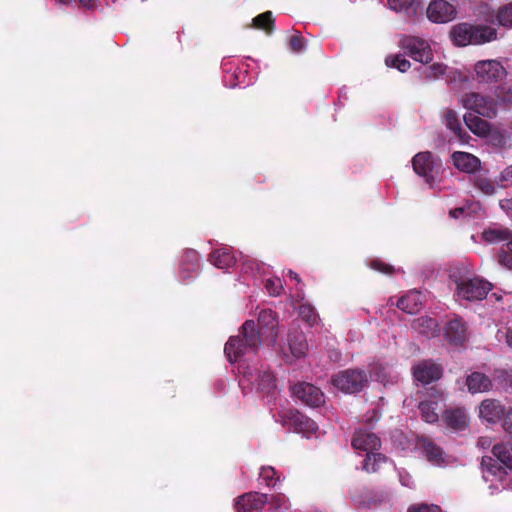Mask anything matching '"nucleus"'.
<instances>
[{
  "label": "nucleus",
  "instance_id": "f257e3e1",
  "mask_svg": "<svg viewBox=\"0 0 512 512\" xmlns=\"http://www.w3.org/2000/svg\"><path fill=\"white\" fill-rule=\"evenodd\" d=\"M262 344L255 321L246 320L239 328L238 334L228 339L224 353L230 363H235L247 355L257 354Z\"/></svg>",
  "mask_w": 512,
  "mask_h": 512
},
{
  "label": "nucleus",
  "instance_id": "f03ea898",
  "mask_svg": "<svg viewBox=\"0 0 512 512\" xmlns=\"http://www.w3.org/2000/svg\"><path fill=\"white\" fill-rule=\"evenodd\" d=\"M492 453L494 457H483L482 458V473L483 479L486 482H491L490 487H494L496 490L500 489V486L494 484V482L502 483L506 479L507 468L512 470V453L506 444L498 443L493 446Z\"/></svg>",
  "mask_w": 512,
  "mask_h": 512
},
{
  "label": "nucleus",
  "instance_id": "7ed1b4c3",
  "mask_svg": "<svg viewBox=\"0 0 512 512\" xmlns=\"http://www.w3.org/2000/svg\"><path fill=\"white\" fill-rule=\"evenodd\" d=\"M450 37L457 46L480 45L495 40L497 31L486 25L460 23L452 27Z\"/></svg>",
  "mask_w": 512,
  "mask_h": 512
},
{
  "label": "nucleus",
  "instance_id": "20e7f679",
  "mask_svg": "<svg viewBox=\"0 0 512 512\" xmlns=\"http://www.w3.org/2000/svg\"><path fill=\"white\" fill-rule=\"evenodd\" d=\"M352 446L355 450L367 454L363 464V469L367 472L377 471L380 463L385 461L383 455L375 453L380 447V440L371 432L362 429L357 430L352 439Z\"/></svg>",
  "mask_w": 512,
  "mask_h": 512
},
{
  "label": "nucleus",
  "instance_id": "39448f33",
  "mask_svg": "<svg viewBox=\"0 0 512 512\" xmlns=\"http://www.w3.org/2000/svg\"><path fill=\"white\" fill-rule=\"evenodd\" d=\"M473 78L479 84L492 85L500 83L507 77V70L498 59L480 60L474 64Z\"/></svg>",
  "mask_w": 512,
  "mask_h": 512
},
{
  "label": "nucleus",
  "instance_id": "423d86ee",
  "mask_svg": "<svg viewBox=\"0 0 512 512\" xmlns=\"http://www.w3.org/2000/svg\"><path fill=\"white\" fill-rule=\"evenodd\" d=\"M456 284V295L459 298L474 301L483 299L491 289L490 283L479 277L451 275Z\"/></svg>",
  "mask_w": 512,
  "mask_h": 512
},
{
  "label": "nucleus",
  "instance_id": "0eeeda50",
  "mask_svg": "<svg viewBox=\"0 0 512 512\" xmlns=\"http://www.w3.org/2000/svg\"><path fill=\"white\" fill-rule=\"evenodd\" d=\"M308 343L302 331L296 327L289 329L286 342L279 347V353L286 363L292 364L306 355Z\"/></svg>",
  "mask_w": 512,
  "mask_h": 512
},
{
  "label": "nucleus",
  "instance_id": "6e6552de",
  "mask_svg": "<svg viewBox=\"0 0 512 512\" xmlns=\"http://www.w3.org/2000/svg\"><path fill=\"white\" fill-rule=\"evenodd\" d=\"M461 103L464 108L487 118L495 117L499 106L495 96L492 98L476 92L464 94L461 98Z\"/></svg>",
  "mask_w": 512,
  "mask_h": 512
},
{
  "label": "nucleus",
  "instance_id": "1a4fd4ad",
  "mask_svg": "<svg viewBox=\"0 0 512 512\" xmlns=\"http://www.w3.org/2000/svg\"><path fill=\"white\" fill-rule=\"evenodd\" d=\"M331 382L344 393H356L367 384L368 377L362 370L348 369L334 375Z\"/></svg>",
  "mask_w": 512,
  "mask_h": 512
},
{
  "label": "nucleus",
  "instance_id": "9d476101",
  "mask_svg": "<svg viewBox=\"0 0 512 512\" xmlns=\"http://www.w3.org/2000/svg\"><path fill=\"white\" fill-rule=\"evenodd\" d=\"M257 330L260 332L262 343L274 346L279 335L278 315L271 309L262 310L258 315L256 324Z\"/></svg>",
  "mask_w": 512,
  "mask_h": 512
},
{
  "label": "nucleus",
  "instance_id": "9b49d317",
  "mask_svg": "<svg viewBox=\"0 0 512 512\" xmlns=\"http://www.w3.org/2000/svg\"><path fill=\"white\" fill-rule=\"evenodd\" d=\"M401 47L417 62L428 64L433 60V53L428 41L418 37H406L400 42Z\"/></svg>",
  "mask_w": 512,
  "mask_h": 512
},
{
  "label": "nucleus",
  "instance_id": "f8f14e48",
  "mask_svg": "<svg viewBox=\"0 0 512 512\" xmlns=\"http://www.w3.org/2000/svg\"><path fill=\"white\" fill-rule=\"evenodd\" d=\"M412 165L415 173L427 182L433 179L440 169V161L430 152L416 154L412 160Z\"/></svg>",
  "mask_w": 512,
  "mask_h": 512
},
{
  "label": "nucleus",
  "instance_id": "ddd939ff",
  "mask_svg": "<svg viewBox=\"0 0 512 512\" xmlns=\"http://www.w3.org/2000/svg\"><path fill=\"white\" fill-rule=\"evenodd\" d=\"M444 400L442 391L436 388H431L427 392V398L422 400L419 404V410L424 421L428 423H435L439 419V403Z\"/></svg>",
  "mask_w": 512,
  "mask_h": 512
},
{
  "label": "nucleus",
  "instance_id": "4468645a",
  "mask_svg": "<svg viewBox=\"0 0 512 512\" xmlns=\"http://www.w3.org/2000/svg\"><path fill=\"white\" fill-rule=\"evenodd\" d=\"M506 413L504 405L497 399L487 398L480 402L477 407V415L483 422L489 424L497 423Z\"/></svg>",
  "mask_w": 512,
  "mask_h": 512
},
{
  "label": "nucleus",
  "instance_id": "2eb2a0df",
  "mask_svg": "<svg viewBox=\"0 0 512 512\" xmlns=\"http://www.w3.org/2000/svg\"><path fill=\"white\" fill-rule=\"evenodd\" d=\"M416 449L419 450L432 465L442 466L449 463V457L438 445L428 438H418Z\"/></svg>",
  "mask_w": 512,
  "mask_h": 512
},
{
  "label": "nucleus",
  "instance_id": "dca6fc26",
  "mask_svg": "<svg viewBox=\"0 0 512 512\" xmlns=\"http://www.w3.org/2000/svg\"><path fill=\"white\" fill-rule=\"evenodd\" d=\"M426 12L428 19L434 23H447L456 17V8L445 0L432 1Z\"/></svg>",
  "mask_w": 512,
  "mask_h": 512
},
{
  "label": "nucleus",
  "instance_id": "f3484780",
  "mask_svg": "<svg viewBox=\"0 0 512 512\" xmlns=\"http://www.w3.org/2000/svg\"><path fill=\"white\" fill-rule=\"evenodd\" d=\"M413 376L416 381L423 384H429L441 378L443 368L430 360H423L417 363L413 369Z\"/></svg>",
  "mask_w": 512,
  "mask_h": 512
},
{
  "label": "nucleus",
  "instance_id": "a211bd4d",
  "mask_svg": "<svg viewBox=\"0 0 512 512\" xmlns=\"http://www.w3.org/2000/svg\"><path fill=\"white\" fill-rule=\"evenodd\" d=\"M268 503V495L249 492L239 496L235 502L237 512H257Z\"/></svg>",
  "mask_w": 512,
  "mask_h": 512
},
{
  "label": "nucleus",
  "instance_id": "6ab92c4d",
  "mask_svg": "<svg viewBox=\"0 0 512 512\" xmlns=\"http://www.w3.org/2000/svg\"><path fill=\"white\" fill-rule=\"evenodd\" d=\"M292 393L302 403L309 407H318L320 405V389L310 383L300 382L292 387Z\"/></svg>",
  "mask_w": 512,
  "mask_h": 512
},
{
  "label": "nucleus",
  "instance_id": "aec40b11",
  "mask_svg": "<svg viewBox=\"0 0 512 512\" xmlns=\"http://www.w3.org/2000/svg\"><path fill=\"white\" fill-rule=\"evenodd\" d=\"M288 420L294 430L306 438H310L311 435L317 433V423L299 411H291Z\"/></svg>",
  "mask_w": 512,
  "mask_h": 512
},
{
  "label": "nucleus",
  "instance_id": "412c9836",
  "mask_svg": "<svg viewBox=\"0 0 512 512\" xmlns=\"http://www.w3.org/2000/svg\"><path fill=\"white\" fill-rule=\"evenodd\" d=\"M444 336L450 345H462L467 340V328L465 323L458 318L450 320L444 328Z\"/></svg>",
  "mask_w": 512,
  "mask_h": 512
},
{
  "label": "nucleus",
  "instance_id": "4be33fe9",
  "mask_svg": "<svg viewBox=\"0 0 512 512\" xmlns=\"http://www.w3.org/2000/svg\"><path fill=\"white\" fill-rule=\"evenodd\" d=\"M442 418L445 424L453 430H464L469 424V416L464 408L448 409Z\"/></svg>",
  "mask_w": 512,
  "mask_h": 512
},
{
  "label": "nucleus",
  "instance_id": "5701e85b",
  "mask_svg": "<svg viewBox=\"0 0 512 512\" xmlns=\"http://www.w3.org/2000/svg\"><path fill=\"white\" fill-rule=\"evenodd\" d=\"M209 261L216 268L227 270L236 264V257L231 248L222 247L210 253Z\"/></svg>",
  "mask_w": 512,
  "mask_h": 512
},
{
  "label": "nucleus",
  "instance_id": "b1692460",
  "mask_svg": "<svg viewBox=\"0 0 512 512\" xmlns=\"http://www.w3.org/2000/svg\"><path fill=\"white\" fill-rule=\"evenodd\" d=\"M451 157L454 166L459 171L473 173L480 167V160L470 153L457 151Z\"/></svg>",
  "mask_w": 512,
  "mask_h": 512
},
{
  "label": "nucleus",
  "instance_id": "393cba45",
  "mask_svg": "<svg viewBox=\"0 0 512 512\" xmlns=\"http://www.w3.org/2000/svg\"><path fill=\"white\" fill-rule=\"evenodd\" d=\"M466 385L472 394L484 393L492 388V381L483 373L473 372L467 376Z\"/></svg>",
  "mask_w": 512,
  "mask_h": 512
},
{
  "label": "nucleus",
  "instance_id": "a878e982",
  "mask_svg": "<svg viewBox=\"0 0 512 512\" xmlns=\"http://www.w3.org/2000/svg\"><path fill=\"white\" fill-rule=\"evenodd\" d=\"M424 296L418 291H410L405 296L401 297L397 306L399 309L413 314L419 311L423 304Z\"/></svg>",
  "mask_w": 512,
  "mask_h": 512
},
{
  "label": "nucleus",
  "instance_id": "bb28decb",
  "mask_svg": "<svg viewBox=\"0 0 512 512\" xmlns=\"http://www.w3.org/2000/svg\"><path fill=\"white\" fill-rule=\"evenodd\" d=\"M487 21H496L499 25L512 28V2L503 5L493 12L492 15H485Z\"/></svg>",
  "mask_w": 512,
  "mask_h": 512
},
{
  "label": "nucleus",
  "instance_id": "cd10ccee",
  "mask_svg": "<svg viewBox=\"0 0 512 512\" xmlns=\"http://www.w3.org/2000/svg\"><path fill=\"white\" fill-rule=\"evenodd\" d=\"M464 121L470 131L478 136H487L490 132V124L474 114H466Z\"/></svg>",
  "mask_w": 512,
  "mask_h": 512
},
{
  "label": "nucleus",
  "instance_id": "c85d7f7f",
  "mask_svg": "<svg viewBox=\"0 0 512 512\" xmlns=\"http://www.w3.org/2000/svg\"><path fill=\"white\" fill-rule=\"evenodd\" d=\"M387 5L391 10L408 16L415 15L420 8L416 0H387Z\"/></svg>",
  "mask_w": 512,
  "mask_h": 512
},
{
  "label": "nucleus",
  "instance_id": "c756f323",
  "mask_svg": "<svg viewBox=\"0 0 512 512\" xmlns=\"http://www.w3.org/2000/svg\"><path fill=\"white\" fill-rule=\"evenodd\" d=\"M252 27L270 35L275 29V19L271 11L263 12L252 19Z\"/></svg>",
  "mask_w": 512,
  "mask_h": 512
},
{
  "label": "nucleus",
  "instance_id": "7c9ffc66",
  "mask_svg": "<svg viewBox=\"0 0 512 512\" xmlns=\"http://www.w3.org/2000/svg\"><path fill=\"white\" fill-rule=\"evenodd\" d=\"M180 268L182 272H196L199 268V256L196 250L187 249L183 252Z\"/></svg>",
  "mask_w": 512,
  "mask_h": 512
},
{
  "label": "nucleus",
  "instance_id": "2f4dec72",
  "mask_svg": "<svg viewBox=\"0 0 512 512\" xmlns=\"http://www.w3.org/2000/svg\"><path fill=\"white\" fill-rule=\"evenodd\" d=\"M414 328L421 334L432 337L438 334L439 328L437 322L429 317L418 318L414 323Z\"/></svg>",
  "mask_w": 512,
  "mask_h": 512
},
{
  "label": "nucleus",
  "instance_id": "473e14b6",
  "mask_svg": "<svg viewBox=\"0 0 512 512\" xmlns=\"http://www.w3.org/2000/svg\"><path fill=\"white\" fill-rule=\"evenodd\" d=\"M474 186L481 193L488 196L493 195L497 190L495 183L484 175H478L474 178Z\"/></svg>",
  "mask_w": 512,
  "mask_h": 512
},
{
  "label": "nucleus",
  "instance_id": "72a5a7b5",
  "mask_svg": "<svg viewBox=\"0 0 512 512\" xmlns=\"http://www.w3.org/2000/svg\"><path fill=\"white\" fill-rule=\"evenodd\" d=\"M385 64L388 67L396 68L400 72H406L411 67V63L400 54L387 56L385 59Z\"/></svg>",
  "mask_w": 512,
  "mask_h": 512
},
{
  "label": "nucleus",
  "instance_id": "f704fd0d",
  "mask_svg": "<svg viewBox=\"0 0 512 512\" xmlns=\"http://www.w3.org/2000/svg\"><path fill=\"white\" fill-rule=\"evenodd\" d=\"M446 69H447L446 65H444L443 63L436 62V63H432L430 66L426 67L422 71V75L426 79L434 80V79H438L439 77L443 76L446 72Z\"/></svg>",
  "mask_w": 512,
  "mask_h": 512
},
{
  "label": "nucleus",
  "instance_id": "c9c22d12",
  "mask_svg": "<svg viewBox=\"0 0 512 512\" xmlns=\"http://www.w3.org/2000/svg\"><path fill=\"white\" fill-rule=\"evenodd\" d=\"M446 126L458 134L461 137V122L457 116V113L453 110H446L443 114Z\"/></svg>",
  "mask_w": 512,
  "mask_h": 512
},
{
  "label": "nucleus",
  "instance_id": "e433bc0d",
  "mask_svg": "<svg viewBox=\"0 0 512 512\" xmlns=\"http://www.w3.org/2000/svg\"><path fill=\"white\" fill-rule=\"evenodd\" d=\"M512 234H510L506 230H500V229H487L483 232L482 237L485 241L489 243H495L501 240H508L509 237Z\"/></svg>",
  "mask_w": 512,
  "mask_h": 512
},
{
  "label": "nucleus",
  "instance_id": "4c0bfd02",
  "mask_svg": "<svg viewBox=\"0 0 512 512\" xmlns=\"http://www.w3.org/2000/svg\"><path fill=\"white\" fill-rule=\"evenodd\" d=\"M259 476L268 487H274L279 480V476H277V472L272 466H263Z\"/></svg>",
  "mask_w": 512,
  "mask_h": 512
},
{
  "label": "nucleus",
  "instance_id": "58836bf2",
  "mask_svg": "<svg viewBox=\"0 0 512 512\" xmlns=\"http://www.w3.org/2000/svg\"><path fill=\"white\" fill-rule=\"evenodd\" d=\"M494 95L498 104L512 105V86H499Z\"/></svg>",
  "mask_w": 512,
  "mask_h": 512
},
{
  "label": "nucleus",
  "instance_id": "ea45409f",
  "mask_svg": "<svg viewBox=\"0 0 512 512\" xmlns=\"http://www.w3.org/2000/svg\"><path fill=\"white\" fill-rule=\"evenodd\" d=\"M499 262L504 267L512 270V235L499 254Z\"/></svg>",
  "mask_w": 512,
  "mask_h": 512
},
{
  "label": "nucleus",
  "instance_id": "a19ab883",
  "mask_svg": "<svg viewBox=\"0 0 512 512\" xmlns=\"http://www.w3.org/2000/svg\"><path fill=\"white\" fill-rule=\"evenodd\" d=\"M265 288L271 296H279L283 291V283L279 277H272L265 281Z\"/></svg>",
  "mask_w": 512,
  "mask_h": 512
},
{
  "label": "nucleus",
  "instance_id": "79ce46f5",
  "mask_svg": "<svg viewBox=\"0 0 512 512\" xmlns=\"http://www.w3.org/2000/svg\"><path fill=\"white\" fill-rule=\"evenodd\" d=\"M259 387L263 391H267V392L275 387V377L272 372L264 371L259 376Z\"/></svg>",
  "mask_w": 512,
  "mask_h": 512
},
{
  "label": "nucleus",
  "instance_id": "37998d69",
  "mask_svg": "<svg viewBox=\"0 0 512 512\" xmlns=\"http://www.w3.org/2000/svg\"><path fill=\"white\" fill-rule=\"evenodd\" d=\"M268 503L274 510H278L282 507H286L287 498L284 494L278 493L276 495L271 496L270 499L268 498Z\"/></svg>",
  "mask_w": 512,
  "mask_h": 512
},
{
  "label": "nucleus",
  "instance_id": "c03bdc74",
  "mask_svg": "<svg viewBox=\"0 0 512 512\" xmlns=\"http://www.w3.org/2000/svg\"><path fill=\"white\" fill-rule=\"evenodd\" d=\"M289 47L294 52H301L304 49V38L300 34L292 35L289 39Z\"/></svg>",
  "mask_w": 512,
  "mask_h": 512
},
{
  "label": "nucleus",
  "instance_id": "a18cd8bd",
  "mask_svg": "<svg viewBox=\"0 0 512 512\" xmlns=\"http://www.w3.org/2000/svg\"><path fill=\"white\" fill-rule=\"evenodd\" d=\"M373 373L376 377V380L381 383H386L389 381L390 373L386 371V367L377 366L374 368Z\"/></svg>",
  "mask_w": 512,
  "mask_h": 512
},
{
  "label": "nucleus",
  "instance_id": "49530a36",
  "mask_svg": "<svg viewBox=\"0 0 512 512\" xmlns=\"http://www.w3.org/2000/svg\"><path fill=\"white\" fill-rule=\"evenodd\" d=\"M499 180L503 183V186L512 185V165L501 172Z\"/></svg>",
  "mask_w": 512,
  "mask_h": 512
},
{
  "label": "nucleus",
  "instance_id": "de8ad7c7",
  "mask_svg": "<svg viewBox=\"0 0 512 512\" xmlns=\"http://www.w3.org/2000/svg\"><path fill=\"white\" fill-rule=\"evenodd\" d=\"M502 428L506 433L512 435V409L506 411L502 422Z\"/></svg>",
  "mask_w": 512,
  "mask_h": 512
},
{
  "label": "nucleus",
  "instance_id": "09e8293b",
  "mask_svg": "<svg viewBox=\"0 0 512 512\" xmlns=\"http://www.w3.org/2000/svg\"><path fill=\"white\" fill-rule=\"evenodd\" d=\"M371 267L379 272L389 274L392 272V267L379 261H373Z\"/></svg>",
  "mask_w": 512,
  "mask_h": 512
},
{
  "label": "nucleus",
  "instance_id": "8fccbe9b",
  "mask_svg": "<svg viewBox=\"0 0 512 512\" xmlns=\"http://www.w3.org/2000/svg\"><path fill=\"white\" fill-rule=\"evenodd\" d=\"M437 506L419 505L408 509V512H437Z\"/></svg>",
  "mask_w": 512,
  "mask_h": 512
},
{
  "label": "nucleus",
  "instance_id": "3c124183",
  "mask_svg": "<svg viewBox=\"0 0 512 512\" xmlns=\"http://www.w3.org/2000/svg\"><path fill=\"white\" fill-rule=\"evenodd\" d=\"M500 207L512 217V198L501 200Z\"/></svg>",
  "mask_w": 512,
  "mask_h": 512
},
{
  "label": "nucleus",
  "instance_id": "603ef678",
  "mask_svg": "<svg viewBox=\"0 0 512 512\" xmlns=\"http://www.w3.org/2000/svg\"><path fill=\"white\" fill-rule=\"evenodd\" d=\"M465 213H466V210L464 208H456L450 212V215L453 218H458Z\"/></svg>",
  "mask_w": 512,
  "mask_h": 512
},
{
  "label": "nucleus",
  "instance_id": "864d4df0",
  "mask_svg": "<svg viewBox=\"0 0 512 512\" xmlns=\"http://www.w3.org/2000/svg\"><path fill=\"white\" fill-rule=\"evenodd\" d=\"M287 276L291 280H294L297 284H299L301 282L299 275L296 272L292 271V270H288Z\"/></svg>",
  "mask_w": 512,
  "mask_h": 512
},
{
  "label": "nucleus",
  "instance_id": "5fc2aeb1",
  "mask_svg": "<svg viewBox=\"0 0 512 512\" xmlns=\"http://www.w3.org/2000/svg\"><path fill=\"white\" fill-rule=\"evenodd\" d=\"M506 343L510 348H512V329L506 333Z\"/></svg>",
  "mask_w": 512,
  "mask_h": 512
},
{
  "label": "nucleus",
  "instance_id": "6e6d98bb",
  "mask_svg": "<svg viewBox=\"0 0 512 512\" xmlns=\"http://www.w3.org/2000/svg\"><path fill=\"white\" fill-rule=\"evenodd\" d=\"M93 1L94 0H79V2L84 6V7H92L93 6Z\"/></svg>",
  "mask_w": 512,
  "mask_h": 512
},
{
  "label": "nucleus",
  "instance_id": "4d7b16f0",
  "mask_svg": "<svg viewBox=\"0 0 512 512\" xmlns=\"http://www.w3.org/2000/svg\"><path fill=\"white\" fill-rule=\"evenodd\" d=\"M329 357L331 358V360L333 361H338L340 359V353L338 351H333Z\"/></svg>",
  "mask_w": 512,
  "mask_h": 512
},
{
  "label": "nucleus",
  "instance_id": "13d9d810",
  "mask_svg": "<svg viewBox=\"0 0 512 512\" xmlns=\"http://www.w3.org/2000/svg\"><path fill=\"white\" fill-rule=\"evenodd\" d=\"M479 443H480V445L482 447H485L486 445H489V443L485 439H481Z\"/></svg>",
  "mask_w": 512,
  "mask_h": 512
},
{
  "label": "nucleus",
  "instance_id": "bf43d9fd",
  "mask_svg": "<svg viewBox=\"0 0 512 512\" xmlns=\"http://www.w3.org/2000/svg\"><path fill=\"white\" fill-rule=\"evenodd\" d=\"M58 2L62 3V4H67L70 2V0H57Z\"/></svg>",
  "mask_w": 512,
  "mask_h": 512
},
{
  "label": "nucleus",
  "instance_id": "052dcab7",
  "mask_svg": "<svg viewBox=\"0 0 512 512\" xmlns=\"http://www.w3.org/2000/svg\"><path fill=\"white\" fill-rule=\"evenodd\" d=\"M400 479H401V482H402V484H403V485H408V483H407V482H405V481L402 479V477H401V476H400Z\"/></svg>",
  "mask_w": 512,
  "mask_h": 512
},
{
  "label": "nucleus",
  "instance_id": "680f3d73",
  "mask_svg": "<svg viewBox=\"0 0 512 512\" xmlns=\"http://www.w3.org/2000/svg\"><path fill=\"white\" fill-rule=\"evenodd\" d=\"M304 317L306 318L307 321H309V313H306Z\"/></svg>",
  "mask_w": 512,
  "mask_h": 512
},
{
  "label": "nucleus",
  "instance_id": "e2e57ef3",
  "mask_svg": "<svg viewBox=\"0 0 512 512\" xmlns=\"http://www.w3.org/2000/svg\"><path fill=\"white\" fill-rule=\"evenodd\" d=\"M493 296L496 297V300H500V297H498L496 294H493Z\"/></svg>",
  "mask_w": 512,
  "mask_h": 512
},
{
  "label": "nucleus",
  "instance_id": "0e129e2a",
  "mask_svg": "<svg viewBox=\"0 0 512 512\" xmlns=\"http://www.w3.org/2000/svg\"><path fill=\"white\" fill-rule=\"evenodd\" d=\"M301 314L304 316L305 315V310H301Z\"/></svg>",
  "mask_w": 512,
  "mask_h": 512
}]
</instances>
